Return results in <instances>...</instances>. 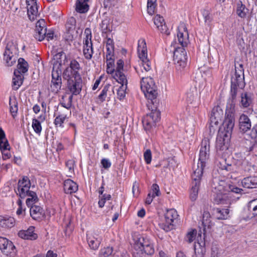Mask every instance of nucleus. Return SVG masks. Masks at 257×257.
Listing matches in <instances>:
<instances>
[{
	"label": "nucleus",
	"mask_w": 257,
	"mask_h": 257,
	"mask_svg": "<svg viewBox=\"0 0 257 257\" xmlns=\"http://www.w3.org/2000/svg\"><path fill=\"white\" fill-rule=\"evenodd\" d=\"M176 42L173 44L175 50L174 52V61L176 69L181 71L187 65V53L184 47L176 46Z\"/></svg>",
	"instance_id": "7"
},
{
	"label": "nucleus",
	"mask_w": 257,
	"mask_h": 257,
	"mask_svg": "<svg viewBox=\"0 0 257 257\" xmlns=\"http://www.w3.org/2000/svg\"><path fill=\"white\" fill-rule=\"evenodd\" d=\"M231 84L234 93L237 87L242 89L244 86V71L242 64L235 63V72L231 77Z\"/></svg>",
	"instance_id": "6"
},
{
	"label": "nucleus",
	"mask_w": 257,
	"mask_h": 257,
	"mask_svg": "<svg viewBox=\"0 0 257 257\" xmlns=\"http://www.w3.org/2000/svg\"><path fill=\"white\" fill-rule=\"evenodd\" d=\"M248 9L244 5L242 4V2L239 1L236 4V14L242 19H244L248 13Z\"/></svg>",
	"instance_id": "37"
},
{
	"label": "nucleus",
	"mask_w": 257,
	"mask_h": 257,
	"mask_svg": "<svg viewBox=\"0 0 257 257\" xmlns=\"http://www.w3.org/2000/svg\"><path fill=\"white\" fill-rule=\"evenodd\" d=\"M214 215L218 219H226L229 217V210L228 209L216 208L214 209Z\"/></svg>",
	"instance_id": "39"
},
{
	"label": "nucleus",
	"mask_w": 257,
	"mask_h": 257,
	"mask_svg": "<svg viewBox=\"0 0 257 257\" xmlns=\"http://www.w3.org/2000/svg\"><path fill=\"white\" fill-rule=\"evenodd\" d=\"M178 215L177 212L174 209H168L164 214V219L162 222L159 223L161 228L166 232L170 231L173 228V222Z\"/></svg>",
	"instance_id": "10"
},
{
	"label": "nucleus",
	"mask_w": 257,
	"mask_h": 257,
	"mask_svg": "<svg viewBox=\"0 0 257 257\" xmlns=\"http://www.w3.org/2000/svg\"><path fill=\"white\" fill-rule=\"evenodd\" d=\"M106 51H114V43L113 40L110 38H107L106 42Z\"/></svg>",
	"instance_id": "55"
},
{
	"label": "nucleus",
	"mask_w": 257,
	"mask_h": 257,
	"mask_svg": "<svg viewBox=\"0 0 257 257\" xmlns=\"http://www.w3.org/2000/svg\"><path fill=\"white\" fill-rule=\"evenodd\" d=\"M194 251L196 257H204L206 252L205 247L197 242L194 244Z\"/></svg>",
	"instance_id": "42"
},
{
	"label": "nucleus",
	"mask_w": 257,
	"mask_h": 257,
	"mask_svg": "<svg viewBox=\"0 0 257 257\" xmlns=\"http://www.w3.org/2000/svg\"><path fill=\"white\" fill-rule=\"evenodd\" d=\"M177 39L182 47H186L189 43L188 32L183 23H180L178 27Z\"/></svg>",
	"instance_id": "13"
},
{
	"label": "nucleus",
	"mask_w": 257,
	"mask_h": 257,
	"mask_svg": "<svg viewBox=\"0 0 257 257\" xmlns=\"http://www.w3.org/2000/svg\"><path fill=\"white\" fill-rule=\"evenodd\" d=\"M121 85L117 90V96L119 99H123L125 96V90L127 84V80L126 83H119Z\"/></svg>",
	"instance_id": "45"
},
{
	"label": "nucleus",
	"mask_w": 257,
	"mask_h": 257,
	"mask_svg": "<svg viewBox=\"0 0 257 257\" xmlns=\"http://www.w3.org/2000/svg\"><path fill=\"white\" fill-rule=\"evenodd\" d=\"M73 96L71 95L69 96L68 99L65 100V97L63 96L62 97L63 101L60 103L61 105L62 108H58V110L59 111H61V109H68L70 110V108L72 105V101Z\"/></svg>",
	"instance_id": "43"
},
{
	"label": "nucleus",
	"mask_w": 257,
	"mask_h": 257,
	"mask_svg": "<svg viewBox=\"0 0 257 257\" xmlns=\"http://www.w3.org/2000/svg\"><path fill=\"white\" fill-rule=\"evenodd\" d=\"M209 152L210 145L209 141L204 139L201 143L198 162L196 165L194 166L193 171H195L197 169H201V174H203V169L209 158Z\"/></svg>",
	"instance_id": "4"
},
{
	"label": "nucleus",
	"mask_w": 257,
	"mask_h": 257,
	"mask_svg": "<svg viewBox=\"0 0 257 257\" xmlns=\"http://www.w3.org/2000/svg\"><path fill=\"white\" fill-rule=\"evenodd\" d=\"M212 191L214 193V200L217 204H225V198L227 197L226 192L228 190L229 184L224 181L215 179L211 185Z\"/></svg>",
	"instance_id": "3"
},
{
	"label": "nucleus",
	"mask_w": 257,
	"mask_h": 257,
	"mask_svg": "<svg viewBox=\"0 0 257 257\" xmlns=\"http://www.w3.org/2000/svg\"><path fill=\"white\" fill-rule=\"evenodd\" d=\"M31 183L28 177L25 176L22 180H20L18 183V187L16 192L20 198H24L26 197V204L28 206L36 203L38 201V198L36 193L33 191H30Z\"/></svg>",
	"instance_id": "2"
},
{
	"label": "nucleus",
	"mask_w": 257,
	"mask_h": 257,
	"mask_svg": "<svg viewBox=\"0 0 257 257\" xmlns=\"http://www.w3.org/2000/svg\"><path fill=\"white\" fill-rule=\"evenodd\" d=\"M100 200L98 201V205L100 207H103L104 205L106 200H109L111 198L110 194H104L102 196H100Z\"/></svg>",
	"instance_id": "52"
},
{
	"label": "nucleus",
	"mask_w": 257,
	"mask_h": 257,
	"mask_svg": "<svg viewBox=\"0 0 257 257\" xmlns=\"http://www.w3.org/2000/svg\"><path fill=\"white\" fill-rule=\"evenodd\" d=\"M100 200L98 201V205L100 207H103L104 205L106 200H109L111 198L110 194H104L102 196H100Z\"/></svg>",
	"instance_id": "53"
},
{
	"label": "nucleus",
	"mask_w": 257,
	"mask_h": 257,
	"mask_svg": "<svg viewBox=\"0 0 257 257\" xmlns=\"http://www.w3.org/2000/svg\"><path fill=\"white\" fill-rule=\"evenodd\" d=\"M235 105L233 102L227 104L226 109V116H228L229 115L234 116V114L235 112Z\"/></svg>",
	"instance_id": "47"
},
{
	"label": "nucleus",
	"mask_w": 257,
	"mask_h": 257,
	"mask_svg": "<svg viewBox=\"0 0 257 257\" xmlns=\"http://www.w3.org/2000/svg\"><path fill=\"white\" fill-rule=\"evenodd\" d=\"M62 82H51V88L53 92H57L61 87Z\"/></svg>",
	"instance_id": "59"
},
{
	"label": "nucleus",
	"mask_w": 257,
	"mask_h": 257,
	"mask_svg": "<svg viewBox=\"0 0 257 257\" xmlns=\"http://www.w3.org/2000/svg\"><path fill=\"white\" fill-rule=\"evenodd\" d=\"M18 235L24 239L35 240L38 237L37 234L34 232V227L33 226H31L26 230H20L18 232Z\"/></svg>",
	"instance_id": "28"
},
{
	"label": "nucleus",
	"mask_w": 257,
	"mask_h": 257,
	"mask_svg": "<svg viewBox=\"0 0 257 257\" xmlns=\"http://www.w3.org/2000/svg\"><path fill=\"white\" fill-rule=\"evenodd\" d=\"M64 190L66 193L71 194L78 190V185L72 180L67 179L64 181Z\"/></svg>",
	"instance_id": "32"
},
{
	"label": "nucleus",
	"mask_w": 257,
	"mask_h": 257,
	"mask_svg": "<svg viewBox=\"0 0 257 257\" xmlns=\"http://www.w3.org/2000/svg\"><path fill=\"white\" fill-rule=\"evenodd\" d=\"M160 118V112L157 109L153 110L150 113L147 114L142 119L144 129L147 131H150L156 126Z\"/></svg>",
	"instance_id": "9"
},
{
	"label": "nucleus",
	"mask_w": 257,
	"mask_h": 257,
	"mask_svg": "<svg viewBox=\"0 0 257 257\" xmlns=\"http://www.w3.org/2000/svg\"><path fill=\"white\" fill-rule=\"evenodd\" d=\"M106 71L108 73H110L113 75L114 69V60L106 61Z\"/></svg>",
	"instance_id": "54"
},
{
	"label": "nucleus",
	"mask_w": 257,
	"mask_h": 257,
	"mask_svg": "<svg viewBox=\"0 0 257 257\" xmlns=\"http://www.w3.org/2000/svg\"><path fill=\"white\" fill-rule=\"evenodd\" d=\"M80 66L79 63L75 60L71 61L70 66L66 68L63 73L64 79H68L69 77H76L78 79L81 77L79 71Z\"/></svg>",
	"instance_id": "12"
},
{
	"label": "nucleus",
	"mask_w": 257,
	"mask_h": 257,
	"mask_svg": "<svg viewBox=\"0 0 257 257\" xmlns=\"http://www.w3.org/2000/svg\"><path fill=\"white\" fill-rule=\"evenodd\" d=\"M47 32L45 22L44 20H39L36 25L35 37L39 41H41L45 38Z\"/></svg>",
	"instance_id": "23"
},
{
	"label": "nucleus",
	"mask_w": 257,
	"mask_h": 257,
	"mask_svg": "<svg viewBox=\"0 0 257 257\" xmlns=\"http://www.w3.org/2000/svg\"><path fill=\"white\" fill-rule=\"evenodd\" d=\"M28 16L32 21L35 20L38 16V6L36 0H26Z\"/></svg>",
	"instance_id": "22"
},
{
	"label": "nucleus",
	"mask_w": 257,
	"mask_h": 257,
	"mask_svg": "<svg viewBox=\"0 0 257 257\" xmlns=\"http://www.w3.org/2000/svg\"><path fill=\"white\" fill-rule=\"evenodd\" d=\"M157 0H148L147 11L149 14L152 15L155 12Z\"/></svg>",
	"instance_id": "44"
},
{
	"label": "nucleus",
	"mask_w": 257,
	"mask_h": 257,
	"mask_svg": "<svg viewBox=\"0 0 257 257\" xmlns=\"http://www.w3.org/2000/svg\"><path fill=\"white\" fill-rule=\"evenodd\" d=\"M32 127L35 133L40 134L42 131V126L40 122L37 119H33L32 121Z\"/></svg>",
	"instance_id": "50"
},
{
	"label": "nucleus",
	"mask_w": 257,
	"mask_h": 257,
	"mask_svg": "<svg viewBox=\"0 0 257 257\" xmlns=\"http://www.w3.org/2000/svg\"><path fill=\"white\" fill-rule=\"evenodd\" d=\"M17 69L14 71V74L20 73L24 74L28 70L29 65L27 62L22 58L18 59Z\"/></svg>",
	"instance_id": "31"
},
{
	"label": "nucleus",
	"mask_w": 257,
	"mask_h": 257,
	"mask_svg": "<svg viewBox=\"0 0 257 257\" xmlns=\"http://www.w3.org/2000/svg\"><path fill=\"white\" fill-rule=\"evenodd\" d=\"M134 248L138 251L137 254L141 253L152 255L155 251L153 242L147 237L141 236L139 238L135 244Z\"/></svg>",
	"instance_id": "5"
},
{
	"label": "nucleus",
	"mask_w": 257,
	"mask_h": 257,
	"mask_svg": "<svg viewBox=\"0 0 257 257\" xmlns=\"http://www.w3.org/2000/svg\"><path fill=\"white\" fill-rule=\"evenodd\" d=\"M154 23L158 30L162 33L169 34L167 27L165 24L164 18L162 16L160 15H157L154 18Z\"/></svg>",
	"instance_id": "29"
},
{
	"label": "nucleus",
	"mask_w": 257,
	"mask_h": 257,
	"mask_svg": "<svg viewBox=\"0 0 257 257\" xmlns=\"http://www.w3.org/2000/svg\"><path fill=\"white\" fill-rule=\"evenodd\" d=\"M112 251L113 248L111 247H104L99 252V257H108L112 254Z\"/></svg>",
	"instance_id": "46"
},
{
	"label": "nucleus",
	"mask_w": 257,
	"mask_h": 257,
	"mask_svg": "<svg viewBox=\"0 0 257 257\" xmlns=\"http://www.w3.org/2000/svg\"><path fill=\"white\" fill-rule=\"evenodd\" d=\"M123 61L119 59L116 62V68L114 69L112 77L118 83H126V77L123 73Z\"/></svg>",
	"instance_id": "17"
},
{
	"label": "nucleus",
	"mask_w": 257,
	"mask_h": 257,
	"mask_svg": "<svg viewBox=\"0 0 257 257\" xmlns=\"http://www.w3.org/2000/svg\"><path fill=\"white\" fill-rule=\"evenodd\" d=\"M242 185L246 188H255L257 187V177H249L244 178L241 181Z\"/></svg>",
	"instance_id": "34"
},
{
	"label": "nucleus",
	"mask_w": 257,
	"mask_h": 257,
	"mask_svg": "<svg viewBox=\"0 0 257 257\" xmlns=\"http://www.w3.org/2000/svg\"><path fill=\"white\" fill-rule=\"evenodd\" d=\"M101 28L103 33H106L107 31H110V26L108 21L106 20L102 21Z\"/></svg>",
	"instance_id": "61"
},
{
	"label": "nucleus",
	"mask_w": 257,
	"mask_h": 257,
	"mask_svg": "<svg viewBox=\"0 0 257 257\" xmlns=\"http://www.w3.org/2000/svg\"><path fill=\"white\" fill-rule=\"evenodd\" d=\"M202 72V70H201L199 73L196 74L195 77L196 82L199 83H203L204 81H206L207 79L206 77H210L211 76V74L208 70L203 71V73Z\"/></svg>",
	"instance_id": "40"
},
{
	"label": "nucleus",
	"mask_w": 257,
	"mask_h": 257,
	"mask_svg": "<svg viewBox=\"0 0 257 257\" xmlns=\"http://www.w3.org/2000/svg\"><path fill=\"white\" fill-rule=\"evenodd\" d=\"M249 136L251 139L257 140V123L255 124L252 128Z\"/></svg>",
	"instance_id": "62"
},
{
	"label": "nucleus",
	"mask_w": 257,
	"mask_h": 257,
	"mask_svg": "<svg viewBox=\"0 0 257 257\" xmlns=\"http://www.w3.org/2000/svg\"><path fill=\"white\" fill-rule=\"evenodd\" d=\"M24 78L23 74L20 73H16V74H14L12 84L13 89L17 90L19 89L23 84Z\"/></svg>",
	"instance_id": "38"
},
{
	"label": "nucleus",
	"mask_w": 257,
	"mask_h": 257,
	"mask_svg": "<svg viewBox=\"0 0 257 257\" xmlns=\"http://www.w3.org/2000/svg\"><path fill=\"white\" fill-rule=\"evenodd\" d=\"M10 145L7 140L0 141V150L1 151L4 150H10Z\"/></svg>",
	"instance_id": "60"
},
{
	"label": "nucleus",
	"mask_w": 257,
	"mask_h": 257,
	"mask_svg": "<svg viewBox=\"0 0 257 257\" xmlns=\"http://www.w3.org/2000/svg\"><path fill=\"white\" fill-rule=\"evenodd\" d=\"M144 157L146 163L150 164L152 161V153L150 150H147L144 154Z\"/></svg>",
	"instance_id": "58"
},
{
	"label": "nucleus",
	"mask_w": 257,
	"mask_h": 257,
	"mask_svg": "<svg viewBox=\"0 0 257 257\" xmlns=\"http://www.w3.org/2000/svg\"><path fill=\"white\" fill-rule=\"evenodd\" d=\"M101 238L98 235H89L87 237V241L89 246L93 249L95 250L98 248Z\"/></svg>",
	"instance_id": "35"
},
{
	"label": "nucleus",
	"mask_w": 257,
	"mask_h": 257,
	"mask_svg": "<svg viewBox=\"0 0 257 257\" xmlns=\"http://www.w3.org/2000/svg\"><path fill=\"white\" fill-rule=\"evenodd\" d=\"M197 234V231L195 229H192L186 235V240L189 242H192L193 240H195Z\"/></svg>",
	"instance_id": "51"
},
{
	"label": "nucleus",
	"mask_w": 257,
	"mask_h": 257,
	"mask_svg": "<svg viewBox=\"0 0 257 257\" xmlns=\"http://www.w3.org/2000/svg\"><path fill=\"white\" fill-rule=\"evenodd\" d=\"M248 208L250 211L252 212L253 216L257 215V199L249 202Z\"/></svg>",
	"instance_id": "48"
},
{
	"label": "nucleus",
	"mask_w": 257,
	"mask_h": 257,
	"mask_svg": "<svg viewBox=\"0 0 257 257\" xmlns=\"http://www.w3.org/2000/svg\"><path fill=\"white\" fill-rule=\"evenodd\" d=\"M238 126L240 131L243 133H246L250 129L251 120L247 115L244 113L240 115L238 119Z\"/></svg>",
	"instance_id": "24"
},
{
	"label": "nucleus",
	"mask_w": 257,
	"mask_h": 257,
	"mask_svg": "<svg viewBox=\"0 0 257 257\" xmlns=\"http://www.w3.org/2000/svg\"><path fill=\"white\" fill-rule=\"evenodd\" d=\"M108 86H105L102 90L101 91L100 94L98 96V99L99 100L100 102H103L106 98L107 95V92L108 91Z\"/></svg>",
	"instance_id": "56"
},
{
	"label": "nucleus",
	"mask_w": 257,
	"mask_h": 257,
	"mask_svg": "<svg viewBox=\"0 0 257 257\" xmlns=\"http://www.w3.org/2000/svg\"><path fill=\"white\" fill-rule=\"evenodd\" d=\"M62 54L58 53L54 56L53 68L52 72V79H61V71L60 69L61 66V58Z\"/></svg>",
	"instance_id": "20"
},
{
	"label": "nucleus",
	"mask_w": 257,
	"mask_h": 257,
	"mask_svg": "<svg viewBox=\"0 0 257 257\" xmlns=\"http://www.w3.org/2000/svg\"><path fill=\"white\" fill-rule=\"evenodd\" d=\"M152 189L153 191V197L159 196L160 195V192L159 187L157 184H153Z\"/></svg>",
	"instance_id": "63"
},
{
	"label": "nucleus",
	"mask_w": 257,
	"mask_h": 257,
	"mask_svg": "<svg viewBox=\"0 0 257 257\" xmlns=\"http://www.w3.org/2000/svg\"><path fill=\"white\" fill-rule=\"evenodd\" d=\"M243 190L233 185L229 184L228 190L227 192H232L235 193H241Z\"/></svg>",
	"instance_id": "64"
},
{
	"label": "nucleus",
	"mask_w": 257,
	"mask_h": 257,
	"mask_svg": "<svg viewBox=\"0 0 257 257\" xmlns=\"http://www.w3.org/2000/svg\"><path fill=\"white\" fill-rule=\"evenodd\" d=\"M0 249L7 255L15 253V246L13 242L7 238L0 237Z\"/></svg>",
	"instance_id": "21"
},
{
	"label": "nucleus",
	"mask_w": 257,
	"mask_h": 257,
	"mask_svg": "<svg viewBox=\"0 0 257 257\" xmlns=\"http://www.w3.org/2000/svg\"><path fill=\"white\" fill-rule=\"evenodd\" d=\"M202 176L201 169H197L195 171H193V173L192 175V187L190 194V197L192 201L196 200L197 198Z\"/></svg>",
	"instance_id": "11"
},
{
	"label": "nucleus",
	"mask_w": 257,
	"mask_h": 257,
	"mask_svg": "<svg viewBox=\"0 0 257 257\" xmlns=\"http://www.w3.org/2000/svg\"><path fill=\"white\" fill-rule=\"evenodd\" d=\"M71 115V110L68 109H61L58 112L57 116L54 119V123L56 127H63L65 120Z\"/></svg>",
	"instance_id": "26"
},
{
	"label": "nucleus",
	"mask_w": 257,
	"mask_h": 257,
	"mask_svg": "<svg viewBox=\"0 0 257 257\" xmlns=\"http://www.w3.org/2000/svg\"><path fill=\"white\" fill-rule=\"evenodd\" d=\"M10 104V111L13 118H15L18 113V102L15 98L12 99L10 97L9 99Z\"/></svg>",
	"instance_id": "41"
},
{
	"label": "nucleus",
	"mask_w": 257,
	"mask_h": 257,
	"mask_svg": "<svg viewBox=\"0 0 257 257\" xmlns=\"http://www.w3.org/2000/svg\"><path fill=\"white\" fill-rule=\"evenodd\" d=\"M223 115V111L219 105L214 106L211 111L210 116V125L213 127L217 126Z\"/></svg>",
	"instance_id": "18"
},
{
	"label": "nucleus",
	"mask_w": 257,
	"mask_h": 257,
	"mask_svg": "<svg viewBox=\"0 0 257 257\" xmlns=\"http://www.w3.org/2000/svg\"><path fill=\"white\" fill-rule=\"evenodd\" d=\"M239 106L242 108L249 107L252 103V98L250 94L247 92H242L240 94Z\"/></svg>",
	"instance_id": "30"
},
{
	"label": "nucleus",
	"mask_w": 257,
	"mask_h": 257,
	"mask_svg": "<svg viewBox=\"0 0 257 257\" xmlns=\"http://www.w3.org/2000/svg\"><path fill=\"white\" fill-rule=\"evenodd\" d=\"M67 81V87L68 90L72 93V95H77L81 90V77L77 79L76 77H69L68 79H65Z\"/></svg>",
	"instance_id": "15"
},
{
	"label": "nucleus",
	"mask_w": 257,
	"mask_h": 257,
	"mask_svg": "<svg viewBox=\"0 0 257 257\" xmlns=\"http://www.w3.org/2000/svg\"><path fill=\"white\" fill-rule=\"evenodd\" d=\"M15 224V219L12 217L0 216V227L11 228Z\"/></svg>",
	"instance_id": "36"
},
{
	"label": "nucleus",
	"mask_w": 257,
	"mask_h": 257,
	"mask_svg": "<svg viewBox=\"0 0 257 257\" xmlns=\"http://www.w3.org/2000/svg\"><path fill=\"white\" fill-rule=\"evenodd\" d=\"M18 52L16 45L13 41L9 42L6 46L5 51L4 53V60L6 65L10 67L16 63Z\"/></svg>",
	"instance_id": "8"
},
{
	"label": "nucleus",
	"mask_w": 257,
	"mask_h": 257,
	"mask_svg": "<svg viewBox=\"0 0 257 257\" xmlns=\"http://www.w3.org/2000/svg\"><path fill=\"white\" fill-rule=\"evenodd\" d=\"M88 0H77L75 4V10L79 13H86L89 6L88 4Z\"/></svg>",
	"instance_id": "33"
},
{
	"label": "nucleus",
	"mask_w": 257,
	"mask_h": 257,
	"mask_svg": "<svg viewBox=\"0 0 257 257\" xmlns=\"http://www.w3.org/2000/svg\"><path fill=\"white\" fill-rule=\"evenodd\" d=\"M222 133H219L216 142V149L217 152L224 151L228 149V143L230 139H227V137H225Z\"/></svg>",
	"instance_id": "25"
},
{
	"label": "nucleus",
	"mask_w": 257,
	"mask_h": 257,
	"mask_svg": "<svg viewBox=\"0 0 257 257\" xmlns=\"http://www.w3.org/2000/svg\"><path fill=\"white\" fill-rule=\"evenodd\" d=\"M138 53L142 62L136 70L141 78V88L146 97L154 103L153 100L156 98L158 93L153 79L150 77H146V73L152 69V63L148 58L147 45L144 39L138 41Z\"/></svg>",
	"instance_id": "1"
},
{
	"label": "nucleus",
	"mask_w": 257,
	"mask_h": 257,
	"mask_svg": "<svg viewBox=\"0 0 257 257\" xmlns=\"http://www.w3.org/2000/svg\"><path fill=\"white\" fill-rule=\"evenodd\" d=\"M75 20L73 17L70 18L66 24V32L64 35V38L67 41H72L77 36L75 30Z\"/></svg>",
	"instance_id": "14"
},
{
	"label": "nucleus",
	"mask_w": 257,
	"mask_h": 257,
	"mask_svg": "<svg viewBox=\"0 0 257 257\" xmlns=\"http://www.w3.org/2000/svg\"><path fill=\"white\" fill-rule=\"evenodd\" d=\"M85 33L86 35L84 41L83 55L86 59H90L93 54L90 30L87 28L85 30Z\"/></svg>",
	"instance_id": "16"
},
{
	"label": "nucleus",
	"mask_w": 257,
	"mask_h": 257,
	"mask_svg": "<svg viewBox=\"0 0 257 257\" xmlns=\"http://www.w3.org/2000/svg\"><path fill=\"white\" fill-rule=\"evenodd\" d=\"M234 116L229 115L226 116L223 123V126L224 128V132H221L219 133L222 134L225 137H227V139H230L231 136L232 132L234 126Z\"/></svg>",
	"instance_id": "19"
},
{
	"label": "nucleus",
	"mask_w": 257,
	"mask_h": 257,
	"mask_svg": "<svg viewBox=\"0 0 257 257\" xmlns=\"http://www.w3.org/2000/svg\"><path fill=\"white\" fill-rule=\"evenodd\" d=\"M74 164L75 161L73 160H69L65 163L66 167L69 170L68 172V176L71 177L73 174Z\"/></svg>",
	"instance_id": "49"
},
{
	"label": "nucleus",
	"mask_w": 257,
	"mask_h": 257,
	"mask_svg": "<svg viewBox=\"0 0 257 257\" xmlns=\"http://www.w3.org/2000/svg\"><path fill=\"white\" fill-rule=\"evenodd\" d=\"M17 204L19 206V208L17 211V214L18 215H22L23 216L25 215V208H23L22 207V202L21 199H18L17 201Z\"/></svg>",
	"instance_id": "57"
},
{
	"label": "nucleus",
	"mask_w": 257,
	"mask_h": 257,
	"mask_svg": "<svg viewBox=\"0 0 257 257\" xmlns=\"http://www.w3.org/2000/svg\"><path fill=\"white\" fill-rule=\"evenodd\" d=\"M35 204L36 203H34L28 207H30V213L31 217L34 219L37 220L43 217L45 214V212L42 207L39 205H36Z\"/></svg>",
	"instance_id": "27"
}]
</instances>
